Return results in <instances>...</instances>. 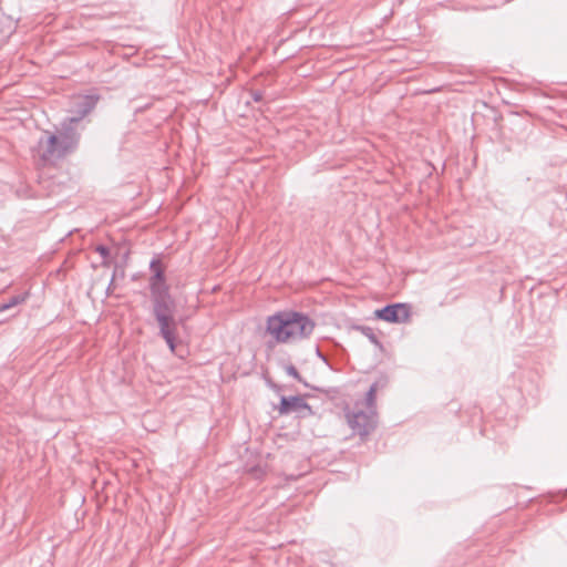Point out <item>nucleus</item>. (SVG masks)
Returning a JSON list of instances; mask_svg holds the SVG:
<instances>
[{"label": "nucleus", "mask_w": 567, "mask_h": 567, "mask_svg": "<svg viewBox=\"0 0 567 567\" xmlns=\"http://www.w3.org/2000/svg\"><path fill=\"white\" fill-rule=\"evenodd\" d=\"M81 133L78 127H71L61 122L56 132L43 131L38 147L40 158L44 163H55L74 153L80 144Z\"/></svg>", "instance_id": "7ed1b4c3"}, {"label": "nucleus", "mask_w": 567, "mask_h": 567, "mask_svg": "<svg viewBox=\"0 0 567 567\" xmlns=\"http://www.w3.org/2000/svg\"><path fill=\"white\" fill-rule=\"evenodd\" d=\"M280 415L297 413L299 416L311 415L313 412L306 400L300 395L281 396L280 404L277 408Z\"/></svg>", "instance_id": "423d86ee"}, {"label": "nucleus", "mask_w": 567, "mask_h": 567, "mask_svg": "<svg viewBox=\"0 0 567 567\" xmlns=\"http://www.w3.org/2000/svg\"><path fill=\"white\" fill-rule=\"evenodd\" d=\"M378 391V383H373L367 392V405L369 410H374L375 393Z\"/></svg>", "instance_id": "1a4fd4ad"}, {"label": "nucleus", "mask_w": 567, "mask_h": 567, "mask_svg": "<svg viewBox=\"0 0 567 567\" xmlns=\"http://www.w3.org/2000/svg\"><path fill=\"white\" fill-rule=\"evenodd\" d=\"M285 371L288 375L292 377L293 379L298 380V381H301V377L298 372V370L296 369V367H293L292 364H288L285 367Z\"/></svg>", "instance_id": "9b49d317"}, {"label": "nucleus", "mask_w": 567, "mask_h": 567, "mask_svg": "<svg viewBox=\"0 0 567 567\" xmlns=\"http://www.w3.org/2000/svg\"><path fill=\"white\" fill-rule=\"evenodd\" d=\"M97 251L101 254L103 259H106V258L111 257V250L101 249V250H97Z\"/></svg>", "instance_id": "ddd939ff"}, {"label": "nucleus", "mask_w": 567, "mask_h": 567, "mask_svg": "<svg viewBox=\"0 0 567 567\" xmlns=\"http://www.w3.org/2000/svg\"><path fill=\"white\" fill-rule=\"evenodd\" d=\"M347 420L352 431L362 437L369 435L377 425V414L374 410H369L368 412L357 410L347 413Z\"/></svg>", "instance_id": "39448f33"}, {"label": "nucleus", "mask_w": 567, "mask_h": 567, "mask_svg": "<svg viewBox=\"0 0 567 567\" xmlns=\"http://www.w3.org/2000/svg\"><path fill=\"white\" fill-rule=\"evenodd\" d=\"M25 298H27L25 295H18V296L11 297L7 302H3L0 305V313L24 302Z\"/></svg>", "instance_id": "6e6552de"}, {"label": "nucleus", "mask_w": 567, "mask_h": 567, "mask_svg": "<svg viewBox=\"0 0 567 567\" xmlns=\"http://www.w3.org/2000/svg\"><path fill=\"white\" fill-rule=\"evenodd\" d=\"M375 316L386 322L401 323L410 318V308L405 303L388 305L378 309Z\"/></svg>", "instance_id": "0eeeda50"}, {"label": "nucleus", "mask_w": 567, "mask_h": 567, "mask_svg": "<svg viewBox=\"0 0 567 567\" xmlns=\"http://www.w3.org/2000/svg\"><path fill=\"white\" fill-rule=\"evenodd\" d=\"M249 94H250V96H251V100H252L254 102H257V103H258V102H261V101H262V99H264V94H262V92H261V91H259V90H251V91L249 92Z\"/></svg>", "instance_id": "f8f14e48"}, {"label": "nucleus", "mask_w": 567, "mask_h": 567, "mask_svg": "<svg viewBox=\"0 0 567 567\" xmlns=\"http://www.w3.org/2000/svg\"><path fill=\"white\" fill-rule=\"evenodd\" d=\"M315 327L308 316L284 311L268 317L266 332L278 343H292L310 337Z\"/></svg>", "instance_id": "f03ea898"}, {"label": "nucleus", "mask_w": 567, "mask_h": 567, "mask_svg": "<svg viewBox=\"0 0 567 567\" xmlns=\"http://www.w3.org/2000/svg\"><path fill=\"white\" fill-rule=\"evenodd\" d=\"M100 100L99 94H85L78 96L72 103V116L64 118L62 122L71 127H78L79 123L90 114Z\"/></svg>", "instance_id": "20e7f679"}, {"label": "nucleus", "mask_w": 567, "mask_h": 567, "mask_svg": "<svg viewBox=\"0 0 567 567\" xmlns=\"http://www.w3.org/2000/svg\"><path fill=\"white\" fill-rule=\"evenodd\" d=\"M94 248L102 249V248H107V247L105 245L100 244V245H96Z\"/></svg>", "instance_id": "4468645a"}, {"label": "nucleus", "mask_w": 567, "mask_h": 567, "mask_svg": "<svg viewBox=\"0 0 567 567\" xmlns=\"http://www.w3.org/2000/svg\"><path fill=\"white\" fill-rule=\"evenodd\" d=\"M363 336H365L372 343L379 344V340L377 334L374 333L373 329L370 327H359L358 328Z\"/></svg>", "instance_id": "9d476101"}, {"label": "nucleus", "mask_w": 567, "mask_h": 567, "mask_svg": "<svg viewBox=\"0 0 567 567\" xmlns=\"http://www.w3.org/2000/svg\"><path fill=\"white\" fill-rule=\"evenodd\" d=\"M153 275L150 278V293L153 316L159 328V336L165 340L169 350H176L177 321L175 319L176 301L166 284L164 268L158 259L150 264Z\"/></svg>", "instance_id": "f257e3e1"}]
</instances>
